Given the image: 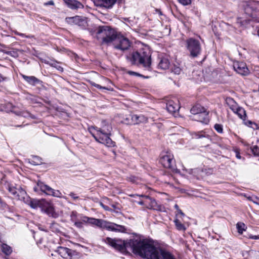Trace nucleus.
Masks as SVG:
<instances>
[{"label":"nucleus","mask_w":259,"mask_h":259,"mask_svg":"<svg viewBox=\"0 0 259 259\" xmlns=\"http://www.w3.org/2000/svg\"><path fill=\"white\" fill-rule=\"evenodd\" d=\"M253 203L259 205V198L257 197H255L252 200Z\"/></svg>","instance_id":"3c124183"},{"label":"nucleus","mask_w":259,"mask_h":259,"mask_svg":"<svg viewBox=\"0 0 259 259\" xmlns=\"http://www.w3.org/2000/svg\"><path fill=\"white\" fill-rule=\"evenodd\" d=\"M94 128L96 131L97 133L93 134V136L99 143L106 146H109L113 143V141L109 136L110 132V129H107V131H106L104 129L98 127H94Z\"/></svg>","instance_id":"423d86ee"},{"label":"nucleus","mask_w":259,"mask_h":259,"mask_svg":"<svg viewBox=\"0 0 259 259\" xmlns=\"http://www.w3.org/2000/svg\"><path fill=\"white\" fill-rule=\"evenodd\" d=\"M7 189L14 198L19 200L23 201L27 195L26 191L20 186L17 187L8 184Z\"/></svg>","instance_id":"9b49d317"},{"label":"nucleus","mask_w":259,"mask_h":259,"mask_svg":"<svg viewBox=\"0 0 259 259\" xmlns=\"http://www.w3.org/2000/svg\"><path fill=\"white\" fill-rule=\"evenodd\" d=\"M233 68L238 74L242 75H246L249 73V70L246 64L243 62H234Z\"/></svg>","instance_id":"f8f14e48"},{"label":"nucleus","mask_w":259,"mask_h":259,"mask_svg":"<svg viewBox=\"0 0 259 259\" xmlns=\"http://www.w3.org/2000/svg\"><path fill=\"white\" fill-rule=\"evenodd\" d=\"M243 7L245 14L250 18H238L237 23L241 25H245L251 20L259 22V2H246L243 5Z\"/></svg>","instance_id":"7ed1b4c3"},{"label":"nucleus","mask_w":259,"mask_h":259,"mask_svg":"<svg viewBox=\"0 0 259 259\" xmlns=\"http://www.w3.org/2000/svg\"><path fill=\"white\" fill-rule=\"evenodd\" d=\"M100 205L106 210H109V208L108 206L105 205L102 202L100 203Z\"/></svg>","instance_id":"864d4df0"},{"label":"nucleus","mask_w":259,"mask_h":259,"mask_svg":"<svg viewBox=\"0 0 259 259\" xmlns=\"http://www.w3.org/2000/svg\"><path fill=\"white\" fill-rule=\"evenodd\" d=\"M147 118L144 116V115H131V120L132 122L134 124H139L142 122H146L147 121Z\"/></svg>","instance_id":"5701e85b"},{"label":"nucleus","mask_w":259,"mask_h":259,"mask_svg":"<svg viewBox=\"0 0 259 259\" xmlns=\"http://www.w3.org/2000/svg\"><path fill=\"white\" fill-rule=\"evenodd\" d=\"M214 128L218 133L221 134L223 132V125L222 124H215L214 125Z\"/></svg>","instance_id":"58836bf2"},{"label":"nucleus","mask_w":259,"mask_h":259,"mask_svg":"<svg viewBox=\"0 0 259 259\" xmlns=\"http://www.w3.org/2000/svg\"><path fill=\"white\" fill-rule=\"evenodd\" d=\"M174 222L177 230H178L179 231H183L186 230V228L185 226L180 222V220H179L178 219H176L174 221Z\"/></svg>","instance_id":"72a5a7b5"},{"label":"nucleus","mask_w":259,"mask_h":259,"mask_svg":"<svg viewBox=\"0 0 259 259\" xmlns=\"http://www.w3.org/2000/svg\"><path fill=\"white\" fill-rule=\"evenodd\" d=\"M140 197H142L144 198H146V201L147 202L145 204V207L148 209H157V204L154 199L152 198L147 195H140Z\"/></svg>","instance_id":"f3484780"},{"label":"nucleus","mask_w":259,"mask_h":259,"mask_svg":"<svg viewBox=\"0 0 259 259\" xmlns=\"http://www.w3.org/2000/svg\"><path fill=\"white\" fill-rule=\"evenodd\" d=\"M137 203L139 205H144L145 206V204L147 203V202L146 201V198H144L143 200L139 201Z\"/></svg>","instance_id":"8fccbe9b"},{"label":"nucleus","mask_w":259,"mask_h":259,"mask_svg":"<svg viewBox=\"0 0 259 259\" xmlns=\"http://www.w3.org/2000/svg\"><path fill=\"white\" fill-rule=\"evenodd\" d=\"M6 79V77H4L2 74L0 73V82L4 81Z\"/></svg>","instance_id":"4d7b16f0"},{"label":"nucleus","mask_w":259,"mask_h":259,"mask_svg":"<svg viewBox=\"0 0 259 259\" xmlns=\"http://www.w3.org/2000/svg\"><path fill=\"white\" fill-rule=\"evenodd\" d=\"M103 241L115 250L125 253L130 249L135 253L147 259H176L169 252L159 247H156L147 239H130L107 237Z\"/></svg>","instance_id":"f257e3e1"},{"label":"nucleus","mask_w":259,"mask_h":259,"mask_svg":"<svg viewBox=\"0 0 259 259\" xmlns=\"http://www.w3.org/2000/svg\"><path fill=\"white\" fill-rule=\"evenodd\" d=\"M0 203H2V199L0 198Z\"/></svg>","instance_id":"e2e57ef3"},{"label":"nucleus","mask_w":259,"mask_h":259,"mask_svg":"<svg viewBox=\"0 0 259 259\" xmlns=\"http://www.w3.org/2000/svg\"><path fill=\"white\" fill-rule=\"evenodd\" d=\"M180 108L179 105L173 101H169L166 104V108L169 113H175Z\"/></svg>","instance_id":"4be33fe9"},{"label":"nucleus","mask_w":259,"mask_h":259,"mask_svg":"<svg viewBox=\"0 0 259 259\" xmlns=\"http://www.w3.org/2000/svg\"><path fill=\"white\" fill-rule=\"evenodd\" d=\"M244 122L245 125L250 127H251V125L253 123V122L250 120H246V118H245V121H244Z\"/></svg>","instance_id":"09e8293b"},{"label":"nucleus","mask_w":259,"mask_h":259,"mask_svg":"<svg viewBox=\"0 0 259 259\" xmlns=\"http://www.w3.org/2000/svg\"><path fill=\"white\" fill-rule=\"evenodd\" d=\"M128 73L131 75H137V76H141V77H143L144 78H149V76H145L142 74H140L137 72H134V71H129L128 72Z\"/></svg>","instance_id":"a18cd8bd"},{"label":"nucleus","mask_w":259,"mask_h":259,"mask_svg":"<svg viewBox=\"0 0 259 259\" xmlns=\"http://www.w3.org/2000/svg\"><path fill=\"white\" fill-rule=\"evenodd\" d=\"M159 161L163 166L166 168H169L172 171H175L176 169L174 155L169 151L162 153Z\"/></svg>","instance_id":"6e6552de"},{"label":"nucleus","mask_w":259,"mask_h":259,"mask_svg":"<svg viewBox=\"0 0 259 259\" xmlns=\"http://www.w3.org/2000/svg\"><path fill=\"white\" fill-rule=\"evenodd\" d=\"M37 186L41 191L46 194L51 196L52 194H53L52 193L54 189L49 186L46 185L43 182L41 181L38 182Z\"/></svg>","instance_id":"aec40b11"},{"label":"nucleus","mask_w":259,"mask_h":259,"mask_svg":"<svg viewBox=\"0 0 259 259\" xmlns=\"http://www.w3.org/2000/svg\"><path fill=\"white\" fill-rule=\"evenodd\" d=\"M1 249L2 252L7 255H10L12 252V247L5 243L1 245Z\"/></svg>","instance_id":"c756f323"},{"label":"nucleus","mask_w":259,"mask_h":259,"mask_svg":"<svg viewBox=\"0 0 259 259\" xmlns=\"http://www.w3.org/2000/svg\"><path fill=\"white\" fill-rule=\"evenodd\" d=\"M178 1L184 6L190 5L191 3V0H178Z\"/></svg>","instance_id":"c03bdc74"},{"label":"nucleus","mask_w":259,"mask_h":259,"mask_svg":"<svg viewBox=\"0 0 259 259\" xmlns=\"http://www.w3.org/2000/svg\"><path fill=\"white\" fill-rule=\"evenodd\" d=\"M18 115H20V116H22L24 117H30L32 119H35V117L34 115L31 114L29 112H27V111H22V112H20L19 114H18Z\"/></svg>","instance_id":"e433bc0d"},{"label":"nucleus","mask_w":259,"mask_h":259,"mask_svg":"<svg viewBox=\"0 0 259 259\" xmlns=\"http://www.w3.org/2000/svg\"><path fill=\"white\" fill-rule=\"evenodd\" d=\"M67 22L70 24H75L78 26H84L87 24V21L79 16L69 17L66 19Z\"/></svg>","instance_id":"2eb2a0df"},{"label":"nucleus","mask_w":259,"mask_h":259,"mask_svg":"<svg viewBox=\"0 0 259 259\" xmlns=\"http://www.w3.org/2000/svg\"><path fill=\"white\" fill-rule=\"evenodd\" d=\"M186 47L193 58L198 56L201 52L200 43L199 40L193 38H190L186 40Z\"/></svg>","instance_id":"0eeeda50"},{"label":"nucleus","mask_w":259,"mask_h":259,"mask_svg":"<svg viewBox=\"0 0 259 259\" xmlns=\"http://www.w3.org/2000/svg\"><path fill=\"white\" fill-rule=\"evenodd\" d=\"M236 227L238 232L240 234H242L243 231L245 230V224L243 223H238L236 225Z\"/></svg>","instance_id":"f704fd0d"},{"label":"nucleus","mask_w":259,"mask_h":259,"mask_svg":"<svg viewBox=\"0 0 259 259\" xmlns=\"http://www.w3.org/2000/svg\"><path fill=\"white\" fill-rule=\"evenodd\" d=\"M69 195L70 196H71L72 197V198L74 200V201H76V200H78V199H79V198L78 196H76V195L73 193V192H71L70 193V194H69Z\"/></svg>","instance_id":"49530a36"},{"label":"nucleus","mask_w":259,"mask_h":259,"mask_svg":"<svg viewBox=\"0 0 259 259\" xmlns=\"http://www.w3.org/2000/svg\"><path fill=\"white\" fill-rule=\"evenodd\" d=\"M23 78L27 81L29 84L35 85L38 84H41L42 82L34 76H27L25 75H22Z\"/></svg>","instance_id":"412c9836"},{"label":"nucleus","mask_w":259,"mask_h":259,"mask_svg":"<svg viewBox=\"0 0 259 259\" xmlns=\"http://www.w3.org/2000/svg\"><path fill=\"white\" fill-rule=\"evenodd\" d=\"M131 44V42L127 38L122 35H117L113 45L115 49L124 52L130 49Z\"/></svg>","instance_id":"9d476101"},{"label":"nucleus","mask_w":259,"mask_h":259,"mask_svg":"<svg viewBox=\"0 0 259 259\" xmlns=\"http://www.w3.org/2000/svg\"><path fill=\"white\" fill-rule=\"evenodd\" d=\"M171 71L176 74H180L181 72V69L179 67L174 66L171 69Z\"/></svg>","instance_id":"a19ab883"},{"label":"nucleus","mask_w":259,"mask_h":259,"mask_svg":"<svg viewBox=\"0 0 259 259\" xmlns=\"http://www.w3.org/2000/svg\"><path fill=\"white\" fill-rule=\"evenodd\" d=\"M227 104L229 106L230 109L235 112L238 108L240 107L238 106L237 103L232 98H227L226 100Z\"/></svg>","instance_id":"bb28decb"},{"label":"nucleus","mask_w":259,"mask_h":259,"mask_svg":"<svg viewBox=\"0 0 259 259\" xmlns=\"http://www.w3.org/2000/svg\"><path fill=\"white\" fill-rule=\"evenodd\" d=\"M249 238L250 239H255V240H257V239H259V236L258 235H250L249 236Z\"/></svg>","instance_id":"603ef678"},{"label":"nucleus","mask_w":259,"mask_h":259,"mask_svg":"<svg viewBox=\"0 0 259 259\" xmlns=\"http://www.w3.org/2000/svg\"><path fill=\"white\" fill-rule=\"evenodd\" d=\"M234 113L237 114L243 121H245V118L246 117V113L244 108L240 107Z\"/></svg>","instance_id":"7c9ffc66"},{"label":"nucleus","mask_w":259,"mask_h":259,"mask_svg":"<svg viewBox=\"0 0 259 259\" xmlns=\"http://www.w3.org/2000/svg\"><path fill=\"white\" fill-rule=\"evenodd\" d=\"M41 210L50 216H53L54 209L52 205L45 200L42 205H41Z\"/></svg>","instance_id":"a211bd4d"},{"label":"nucleus","mask_w":259,"mask_h":259,"mask_svg":"<svg viewBox=\"0 0 259 259\" xmlns=\"http://www.w3.org/2000/svg\"><path fill=\"white\" fill-rule=\"evenodd\" d=\"M16 34L17 35H20V36H24V34H23V33H19V32H17V33H16Z\"/></svg>","instance_id":"680f3d73"},{"label":"nucleus","mask_w":259,"mask_h":259,"mask_svg":"<svg viewBox=\"0 0 259 259\" xmlns=\"http://www.w3.org/2000/svg\"><path fill=\"white\" fill-rule=\"evenodd\" d=\"M5 53L7 54V55L13 56L14 57H17L18 56L17 53L15 51L5 52Z\"/></svg>","instance_id":"79ce46f5"},{"label":"nucleus","mask_w":259,"mask_h":259,"mask_svg":"<svg viewBox=\"0 0 259 259\" xmlns=\"http://www.w3.org/2000/svg\"><path fill=\"white\" fill-rule=\"evenodd\" d=\"M117 36V32L109 26H101L98 28L97 38L101 39L103 44H113Z\"/></svg>","instance_id":"20e7f679"},{"label":"nucleus","mask_w":259,"mask_h":259,"mask_svg":"<svg viewBox=\"0 0 259 259\" xmlns=\"http://www.w3.org/2000/svg\"><path fill=\"white\" fill-rule=\"evenodd\" d=\"M203 137H204V136L201 133H194L193 135V138H196V139L201 138Z\"/></svg>","instance_id":"de8ad7c7"},{"label":"nucleus","mask_w":259,"mask_h":259,"mask_svg":"<svg viewBox=\"0 0 259 259\" xmlns=\"http://www.w3.org/2000/svg\"><path fill=\"white\" fill-rule=\"evenodd\" d=\"M177 212H178V213L179 214H180L181 215H183V216H184V213L182 212V211L180 209H179V210H178V211H177Z\"/></svg>","instance_id":"bf43d9fd"},{"label":"nucleus","mask_w":259,"mask_h":259,"mask_svg":"<svg viewBox=\"0 0 259 259\" xmlns=\"http://www.w3.org/2000/svg\"><path fill=\"white\" fill-rule=\"evenodd\" d=\"M52 193L53 194H52L51 196L59 198H63L65 199H67L66 197L62 196V193L59 190L54 189Z\"/></svg>","instance_id":"c9c22d12"},{"label":"nucleus","mask_w":259,"mask_h":259,"mask_svg":"<svg viewBox=\"0 0 259 259\" xmlns=\"http://www.w3.org/2000/svg\"><path fill=\"white\" fill-rule=\"evenodd\" d=\"M174 207L175 208V209L178 211V210H179L180 208H179V207L178 206V204H176L174 206Z\"/></svg>","instance_id":"052dcab7"},{"label":"nucleus","mask_w":259,"mask_h":259,"mask_svg":"<svg viewBox=\"0 0 259 259\" xmlns=\"http://www.w3.org/2000/svg\"><path fill=\"white\" fill-rule=\"evenodd\" d=\"M91 84L92 85L95 87L99 89H104L108 91H113V89L112 88H109L106 87H102L98 84L96 83L95 82H91Z\"/></svg>","instance_id":"4c0bfd02"},{"label":"nucleus","mask_w":259,"mask_h":259,"mask_svg":"<svg viewBox=\"0 0 259 259\" xmlns=\"http://www.w3.org/2000/svg\"><path fill=\"white\" fill-rule=\"evenodd\" d=\"M37 186L41 191L46 194L51 196L52 194H53L52 193L54 189L49 186L46 185L43 182L41 181L38 182Z\"/></svg>","instance_id":"6ab92c4d"},{"label":"nucleus","mask_w":259,"mask_h":259,"mask_svg":"<svg viewBox=\"0 0 259 259\" xmlns=\"http://www.w3.org/2000/svg\"><path fill=\"white\" fill-rule=\"evenodd\" d=\"M205 111H206L205 108L199 104L194 106L190 110L191 113L193 115V116L197 115L201 112H204Z\"/></svg>","instance_id":"cd10ccee"},{"label":"nucleus","mask_w":259,"mask_h":259,"mask_svg":"<svg viewBox=\"0 0 259 259\" xmlns=\"http://www.w3.org/2000/svg\"><path fill=\"white\" fill-rule=\"evenodd\" d=\"M128 179H129L130 181H131L133 183H135L136 182V177H135L132 176V177H130Z\"/></svg>","instance_id":"5fc2aeb1"},{"label":"nucleus","mask_w":259,"mask_h":259,"mask_svg":"<svg viewBox=\"0 0 259 259\" xmlns=\"http://www.w3.org/2000/svg\"><path fill=\"white\" fill-rule=\"evenodd\" d=\"M3 109L0 107V110H2Z\"/></svg>","instance_id":"0e129e2a"},{"label":"nucleus","mask_w":259,"mask_h":259,"mask_svg":"<svg viewBox=\"0 0 259 259\" xmlns=\"http://www.w3.org/2000/svg\"><path fill=\"white\" fill-rule=\"evenodd\" d=\"M68 7L72 9L83 8V5L75 0H64Z\"/></svg>","instance_id":"a878e982"},{"label":"nucleus","mask_w":259,"mask_h":259,"mask_svg":"<svg viewBox=\"0 0 259 259\" xmlns=\"http://www.w3.org/2000/svg\"><path fill=\"white\" fill-rule=\"evenodd\" d=\"M57 252L63 258H66L69 257L71 258L76 253L75 251L71 250L68 248L62 246L57 247Z\"/></svg>","instance_id":"ddd939ff"},{"label":"nucleus","mask_w":259,"mask_h":259,"mask_svg":"<svg viewBox=\"0 0 259 259\" xmlns=\"http://www.w3.org/2000/svg\"><path fill=\"white\" fill-rule=\"evenodd\" d=\"M101 2V6L109 9L111 8L115 4L117 0H100Z\"/></svg>","instance_id":"c85d7f7f"},{"label":"nucleus","mask_w":259,"mask_h":259,"mask_svg":"<svg viewBox=\"0 0 259 259\" xmlns=\"http://www.w3.org/2000/svg\"><path fill=\"white\" fill-rule=\"evenodd\" d=\"M192 119L202 122L203 123L207 124L208 123L209 120L208 117V113L206 111L201 112L199 114L194 115L192 117Z\"/></svg>","instance_id":"dca6fc26"},{"label":"nucleus","mask_w":259,"mask_h":259,"mask_svg":"<svg viewBox=\"0 0 259 259\" xmlns=\"http://www.w3.org/2000/svg\"><path fill=\"white\" fill-rule=\"evenodd\" d=\"M100 228L106 229L108 231L124 233L126 231V229L124 226L118 225L112 222H108L102 219Z\"/></svg>","instance_id":"1a4fd4ad"},{"label":"nucleus","mask_w":259,"mask_h":259,"mask_svg":"<svg viewBox=\"0 0 259 259\" xmlns=\"http://www.w3.org/2000/svg\"><path fill=\"white\" fill-rule=\"evenodd\" d=\"M252 153L255 156H259V147H250Z\"/></svg>","instance_id":"ea45409f"},{"label":"nucleus","mask_w":259,"mask_h":259,"mask_svg":"<svg viewBox=\"0 0 259 259\" xmlns=\"http://www.w3.org/2000/svg\"><path fill=\"white\" fill-rule=\"evenodd\" d=\"M46 63L49 64L50 66L56 68L58 70H59L61 72L63 71V67H62L61 66H60L59 65V63L58 62H57L56 61H53L52 62H48Z\"/></svg>","instance_id":"473e14b6"},{"label":"nucleus","mask_w":259,"mask_h":259,"mask_svg":"<svg viewBox=\"0 0 259 259\" xmlns=\"http://www.w3.org/2000/svg\"><path fill=\"white\" fill-rule=\"evenodd\" d=\"M132 65L142 67L145 70L151 71V58L149 53L143 50L134 52L126 56Z\"/></svg>","instance_id":"f03ea898"},{"label":"nucleus","mask_w":259,"mask_h":259,"mask_svg":"<svg viewBox=\"0 0 259 259\" xmlns=\"http://www.w3.org/2000/svg\"><path fill=\"white\" fill-rule=\"evenodd\" d=\"M192 174L196 175V176L197 177V179L210 175L213 172V169L210 168H204L201 169L198 168L192 169Z\"/></svg>","instance_id":"4468645a"},{"label":"nucleus","mask_w":259,"mask_h":259,"mask_svg":"<svg viewBox=\"0 0 259 259\" xmlns=\"http://www.w3.org/2000/svg\"><path fill=\"white\" fill-rule=\"evenodd\" d=\"M124 123L126 124H133V122H132L131 120V115H130L128 117H126L123 119V121H122Z\"/></svg>","instance_id":"37998d69"},{"label":"nucleus","mask_w":259,"mask_h":259,"mask_svg":"<svg viewBox=\"0 0 259 259\" xmlns=\"http://www.w3.org/2000/svg\"><path fill=\"white\" fill-rule=\"evenodd\" d=\"M45 5H46V6H48V5H54V2L53 1H50L46 3L45 4Z\"/></svg>","instance_id":"6e6d98bb"},{"label":"nucleus","mask_w":259,"mask_h":259,"mask_svg":"<svg viewBox=\"0 0 259 259\" xmlns=\"http://www.w3.org/2000/svg\"><path fill=\"white\" fill-rule=\"evenodd\" d=\"M29 162L34 165H39L42 163L41 158L37 156H32L29 159Z\"/></svg>","instance_id":"2f4dec72"},{"label":"nucleus","mask_w":259,"mask_h":259,"mask_svg":"<svg viewBox=\"0 0 259 259\" xmlns=\"http://www.w3.org/2000/svg\"><path fill=\"white\" fill-rule=\"evenodd\" d=\"M160 61L158 64V67L162 70H165L168 68L170 62L168 58L166 57H161L159 58Z\"/></svg>","instance_id":"393cba45"},{"label":"nucleus","mask_w":259,"mask_h":259,"mask_svg":"<svg viewBox=\"0 0 259 259\" xmlns=\"http://www.w3.org/2000/svg\"><path fill=\"white\" fill-rule=\"evenodd\" d=\"M70 218L75 226L80 229L83 228V223L94 225L100 228L102 221V219L89 218L82 214H78L76 211H72Z\"/></svg>","instance_id":"39448f33"},{"label":"nucleus","mask_w":259,"mask_h":259,"mask_svg":"<svg viewBox=\"0 0 259 259\" xmlns=\"http://www.w3.org/2000/svg\"><path fill=\"white\" fill-rule=\"evenodd\" d=\"M45 199H30L28 204L33 209H37V208H40L41 209V205H42V203H44Z\"/></svg>","instance_id":"b1692460"},{"label":"nucleus","mask_w":259,"mask_h":259,"mask_svg":"<svg viewBox=\"0 0 259 259\" xmlns=\"http://www.w3.org/2000/svg\"><path fill=\"white\" fill-rule=\"evenodd\" d=\"M235 152H236V157L238 159H241V157L239 153L238 152H237L236 150H235Z\"/></svg>","instance_id":"13d9d810"}]
</instances>
